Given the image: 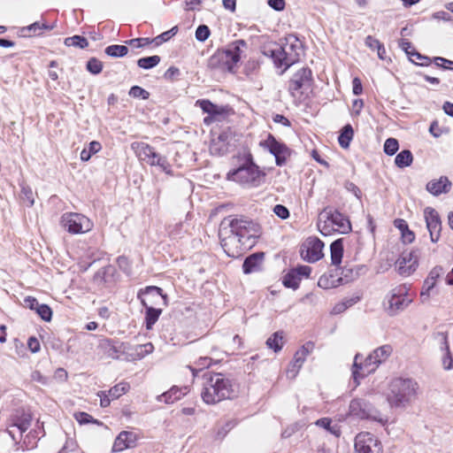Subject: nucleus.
<instances>
[{"label":"nucleus","mask_w":453,"mask_h":453,"mask_svg":"<svg viewBox=\"0 0 453 453\" xmlns=\"http://www.w3.org/2000/svg\"><path fill=\"white\" fill-rule=\"evenodd\" d=\"M258 233V226L246 217L225 218L219 232L220 244L230 257H237L242 255L243 246L246 247L251 238H255Z\"/></svg>","instance_id":"1"},{"label":"nucleus","mask_w":453,"mask_h":453,"mask_svg":"<svg viewBox=\"0 0 453 453\" xmlns=\"http://www.w3.org/2000/svg\"><path fill=\"white\" fill-rule=\"evenodd\" d=\"M232 380L225 374L207 371L203 374L201 397L206 404H216L235 396Z\"/></svg>","instance_id":"2"},{"label":"nucleus","mask_w":453,"mask_h":453,"mask_svg":"<svg viewBox=\"0 0 453 453\" xmlns=\"http://www.w3.org/2000/svg\"><path fill=\"white\" fill-rule=\"evenodd\" d=\"M284 42H272L263 47L262 53L273 59L276 67L284 66V71L299 61L303 52L302 42L294 35L284 38Z\"/></svg>","instance_id":"3"},{"label":"nucleus","mask_w":453,"mask_h":453,"mask_svg":"<svg viewBox=\"0 0 453 453\" xmlns=\"http://www.w3.org/2000/svg\"><path fill=\"white\" fill-rule=\"evenodd\" d=\"M238 166L226 174L228 180L248 188H257L265 182V173L254 162L251 153L237 157Z\"/></svg>","instance_id":"4"},{"label":"nucleus","mask_w":453,"mask_h":453,"mask_svg":"<svg viewBox=\"0 0 453 453\" xmlns=\"http://www.w3.org/2000/svg\"><path fill=\"white\" fill-rule=\"evenodd\" d=\"M418 383L409 378H395L388 384L387 401L391 408H405L417 395Z\"/></svg>","instance_id":"5"},{"label":"nucleus","mask_w":453,"mask_h":453,"mask_svg":"<svg viewBox=\"0 0 453 453\" xmlns=\"http://www.w3.org/2000/svg\"><path fill=\"white\" fill-rule=\"evenodd\" d=\"M390 345H383L377 348L365 360L364 364H358L359 355L357 354L354 359L352 376L357 385L359 384V379L373 372L378 365L386 361L392 353Z\"/></svg>","instance_id":"6"},{"label":"nucleus","mask_w":453,"mask_h":453,"mask_svg":"<svg viewBox=\"0 0 453 453\" xmlns=\"http://www.w3.org/2000/svg\"><path fill=\"white\" fill-rule=\"evenodd\" d=\"M142 296L147 297L152 296L157 297L159 301H162V305L167 306L168 296L163 293V289L157 286H148L143 289H140L137 295L138 299L141 300L142 306L145 308V326L147 330H151L155 323L157 321L159 316L162 313L161 308H154L152 305L147 303L146 298H142Z\"/></svg>","instance_id":"7"},{"label":"nucleus","mask_w":453,"mask_h":453,"mask_svg":"<svg viewBox=\"0 0 453 453\" xmlns=\"http://www.w3.org/2000/svg\"><path fill=\"white\" fill-rule=\"evenodd\" d=\"M131 148L140 160L146 162L150 165H157L166 173L171 172V165L167 158L157 153L150 145L142 142H135L131 144Z\"/></svg>","instance_id":"8"},{"label":"nucleus","mask_w":453,"mask_h":453,"mask_svg":"<svg viewBox=\"0 0 453 453\" xmlns=\"http://www.w3.org/2000/svg\"><path fill=\"white\" fill-rule=\"evenodd\" d=\"M32 413L29 410L19 408L11 415L7 433L15 441L21 440L22 435L30 427L32 423Z\"/></svg>","instance_id":"9"},{"label":"nucleus","mask_w":453,"mask_h":453,"mask_svg":"<svg viewBox=\"0 0 453 453\" xmlns=\"http://www.w3.org/2000/svg\"><path fill=\"white\" fill-rule=\"evenodd\" d=\"M408 292L409 288L406 285L397 286L390 291L386 306L388 315L395 316L411 304L412 299L409 297Z\"/></svg>","instance_id":"10"},{"label":"nucleus","mask_w":453,"mask_h":453,"mask_svg":"<svg viewBox=\"0 0 453 453\" xmlns=\"http://www.w3.org/2000/svg\"><path fill=\"white\" fill-rule=\"evenodd\" d=\"M349 414L359 419H372L383 422L380 411L366 398H354L349 406Z\"/></svg>","instance_id":"11"},{"label":"nucleus","mask_w":453,"mask_h":453,"mask_svg":"<svg viewBox=\"0 0 453 453\" xmlns=\"http://www.w3.org/2000/svg\"><path fill=\"white\" fill-rule=\"evenodd\" d=\"M61 223L67 232L74 234L87 233L93 226V223L88 218L74 212L65 213L61 217Z\"/></svg>","instance_id":"12"},{"label":"nucleus","mask_w":453,"mask_h":453,"mask_svg":"<svg viewBox=\"0 0 453 453\" xmlns=\"http://www.w3.org/2000/svg\"><path fill=\"white\" fill-rule=\"evenodd\" d=\"M355 453H383L381 441L373 434L361 432L354 440Z\"/></svg>","instance_id":"13"},{"label":"nucleus","mask_w":453,"mask_h":453,"mask_svg":"<svg viewBox=\"0 0 453 453\" xmlns=\"http://www.w3.org/2000/svg\"><path fill=\"white\" fill-rule=\"evenodd\" d=\"M260 145L267 149L274 156L275 163L278 166L285 165L287 158L290 156L288 147L278 141L272 134H269L267 138L260 142Z\"/></svg>","instance_id":"14"},{"label":"nucleus","mask_w":453,"mask_h":453,"mask_svg":"<svg viewBox=\"0 0 453 453\" xmlns=\"http://www.w3.org/2000/svg\"><path fill=\"white\" fill-rule=\"evenodd\" d=\"M324 242L318 237H309L301 246L300 254L303 260L315 263L323 257Z\"/></svg>","instance_id":"15"},{"label":"nucleus","mask_w":453,"mask_h":453,"mask_svg":"<svg viewBox=\"0 0 453 453\" xmlns=\"http://www.w3.org/2000/svg\"><path fill=\"white\" fill-rule=\"evenodd\" d=\"M312 81L311 70L308 67H303L298 70L289 81L288 90L292 96H295V92L296 91L310 89ZM301 93H303V91Z\"/></svg>","instance_id":"16"},{"label":"nucleus","mask_w":453,"mask_h":453,"mask_svg":"<svg viewBox=\"0 0 453 453\" xmlns=\"http://www.w3.org/2000/svg\"><path fill=\"white\" fill-rule=\"evenodd\" d=\"M424 216L431 242H437L441 231V221L439 213L434 208L426 207L424 211Z\"/></svg>","instance_id":"17"},{"label":"nucleus","mask_w":453,"mask_h":453,"mask_svg":"<svg viewBox=\"0 0 453 453\" xmlns=\"http://www.w3.org/2000/svg\"><path fill=\"white\" fill-rule=\"evenodd\" d=\"M311 267L308 265H297L290 269L283 277L282 283L286 288L297 289L302 277L309 278Z\"/></svg>","instance_id":"18"},{"label":"nucleus","mask_w":453,"mask_h":453,"mask_svg":"<svg viewBox=\"0 0 453 453\" xmlns=\"http://www.w3.org/2000/svg\"><path fill=\"white\" fill-rule=\"evenodd\" d=\"M326 221L335 226V230L341 234H348L351 231V224L348 217L338 211L337 210H325Z\"/></svg>","instance_id":"19"},{"label":"nucleus","mask_w":453,"mask_h":453,"mask_svg":"<svg viewBox=\"0 0 453 453\" xmlns=\"http://www.w3.org/2000/svg\"><path fill=\"white\" fill-rule=\"evenodd\" d=\"M98 348L108 357L112 359L119 358V356L126 352L125 343L115 339L104 338L100 340Z\"/></svg>","instance_id":"20"},{"label":"nucleus","mask_w":453,"mask_h":453,"mask_svg":"<svg viewBox=\"0 0 453 453\" xmlns=\"http://www.w3.org/2000/svg\"><path fill=\"white\" fill-rule=\"evenodd\" d=\"M247 42L244 40H236L227 46L226 49L222 50L226 53V70L232 72L234 65L241 59L242 48L246 47Z\"/></svg>","instance_id":"21"},{"label":"nucleus","mask_w":453,"mask_h":453,"mask_svg":"<svg viewBox=\"0 0 453 453\" xmlns=\"http://www.w3.org/2000/svg\"><path fill=\"white\" fill-rule=\"evenodd\" d=\"M265 260V253L262 251L255 252L248 256L242 264V271L245 274L257 273L262 270Z\"/></svg>","instance_id":"22"},{"label":"nucleus","mask_w":453,"mask_h":453,"mask_svg":"<svg viewBox=\"0 0 453 453\" xmlns=\"http://www.w3.org/2000/svg\"><path fill=\"white\" fill-rule=\"evenodd\" d=\"M341 271V276L339 277L342 280V284H346L357 280L361 274L366 273L367 268L365 265H357L349 267L348 265L341 267L340 265L335 269V272Z\"/></svg>","instance_id":"23"},{"label":"nucleus","mask_w":453,"mask_h":453,"mask_svg":"<svg viewBox=\"0 0 453 453\" xmlns=\"http://www.w3.org/2000/svg\"><path fill=\"white\" fill-rule=\"evenodd\" d=\"M451 181L446 176H441L438 180H432L426 184V190L433 196H438L447 194L451 188Z\"/></svg>","instance_id":"24"},{"label":"nucleus","mask_w":453,"mask_h":453,"mask_svg":"<svg viewBox=\"0 0 453 453\" xmlns=\"http://www.w3.org/2000/svg\"><path fill=\"white\" fill-rule=\"evenodd\" d=\"M135 435L132 432H121L114 441L112 446L113 452H120L126 449L134 447Z\"/></svg>","instance_id":"25"},{"label":"nucleus","mask_w":453,"mask_h":453,"mask_svg":"<svg viewBox=\"0 0 453 453\" xmlns=\"http://www.w3.org/2000/svg\"><path fill=\"white\" fill-rule=\"evenodd\" d=\"M196 105L199 106L203 112L214 117L223 116L226 111V107L219 106L208 99H199L196 102Z\"/></svg>","instance_id":"26"},{"label":"nucleus","mask_w":453,"mask_h":453,"mask_svg":"<svg viewBox=\"0 0 453 453\" xmlns=\"http://www.w3.org/2000/svg\"><path fill=\"white\" fill-rule=\"evenodd\" d=\"M187 394V388L173 387L170 390L157 396V401L167 404L173 403Z\"/></svg>","instance_id":"27"},{"label":"nucleus","mask_w":453,"mask_h":453,"mask_svg":"<svg viewBox=\"0 0 453 453\" xmlns=\"http://www.w3.org/2000/svg\"><path fill=\"white\" fill-rule=\"evenodd\" d=\"M342 285V280L338 277V273H325L319 279L318 286L324 289H330Z\"/></svg>","instance_id":"28"},{"label":"nucleus","mask_w":453,"mask_h":453,"mask_svg":"<svg viewBox=\"0 0 453 453\" xmlns=\"http://www.w3.org/2000/svg\"><path fill=\"white\" fill-rule=\"evenodd\" d=\"M331 264L339 266L343 257V239H337L330 245Z\"/></svg>","instance_id":"29"},{"label":"nucleus","mask_w":453,"mask_h":453,"mask_svg":"<svg viewBox=\"0 0 453 453\" xmlns=\"http://www.w3.org/2000/svg\"><path fill=\"white\" fill-rule=\"evenodd\" d=\"M438 336L441 340V349L445 350V356L442 357V365L445 370H450L453 368V357L451 356L449 346L448 343L447 333H438Z\"/></svg>","instance_id":"30"},{"label":"nucleus","mask_w":453,"mask_h":453,"mask_svg":"<svg viewBox=\"0 0 453 453\" xmlns=\"http://www.w3.org/2000/svg\"><path fill=\"white\" fill-rule=\"evenodd\" d=\"M226 53L216 51L208 60V66L211 69L226 70Z\"/></svg>","instance_id":"31"},{"label":"nucleus","mask_w":453,"mask_h":453,"mask_svg":"<svg viewBox=\"0 0 453 453\" xmlns=\"http://www.w3.org/2000/svg\"><path fill=\"white\" fill-rule=\"evenodd\" d=\"M354 136V130L350 124L345 125L338 136V142L340 146L343 149H347L349 147V143Z\"/></svg>","instance_id":"32"},{"label":"nucleus","mask_w":453,"mask_h":453,"mask_svg":"<svg viewBox=\"0 0 453 453\" xmlns=\"http://www.w3.org/2000/svg\"><path fill=\"white\" fill-rule=\"evenodd\" d=\"M315 424L318 426L323 427L326 430H327L331 434L334 435L335 437H340L342 431L341 426L334 423L333 424L332 419L329 418H321L318 419Z\"/></svg>","instance_id":"33"},{"label":"nucleus","mask_w":453,"mask_h":453,"mask_svg":"<svg viewBox=\"0 0 453 453\" xmlns=\"http://www.w3.org/2000/svg\"><path fill=\"white\" fill-rule=\"evenodd\" d=\"M413 161V155L410 150H403L399 152L395 158V164L399 168L410 166Z\"/></svg>","instance_id":"34"},{"label":"nucleus","mask_w":453,"mask_h":453,"mask_svg":"<svg viewBox=\"0 0 453 453\" xmlns=\"http://www.w3.org/2000/svg\"><path fill=\"white\" fill-rule=\"evenodd\" d=\"M396 263L398 264V270L400 274L408 276L412 273L415 270H412L411 260L409 259V256H407L406 251H403L401 257L397 259Z\"/></svg>","instance_id":"35"},{"label":"nucleus","mask_w":453,"mask_h":453,"mask_svg":"<svg viewBox=\"0 0 453 453\" xmlns=\"http://www.w3.org/2000/svg\"><path fill=\"white\" fill-rule=\"evenodd\" d=\"M266 345L274 352H279L283 347V332L278 331L273 333L267 340Z\"/></svg>","instance_id":"36"},{"label":"nucleus","mask_w":453,"mask_h":453,"mask_svg":"<svg viewBox=\"0 0 453 453\" xmlns=\"http://www.w3.org/2000/svg\"><path fill=\"white\" fill-rule=\"evenodd\" d=\"M102 149L99 142L92 141L88 143L87 148H84L81 152V159L84 162L88 161L91 157L97 153Z\"/></svg>","instance_id":"37"},{"label":"nucleus","mask_w":453,"mask_h":453,"mask_svg":"<svg viewBox=\"0 0 453 453\" xmlns=\"http://www.w3.org/2000/svg\"><path fill=\"white\" fill-rule=\"evenodd\" d=\"M435 283L426 279L420 292V301L422 303H427L432 295H434Z\"/></svg>","instance_id":"38"},{"label":"nucleus","mask_w":453,"mask_h":453,"mask_svg":"<svg viewBox=\"0 0 453 453\" xmlns=\"http://www.w3.org/2000/svg\"><path fill=\"white\" fill-rule=\"evenodd\" d=\"M160 57L157 55H153L150 57L141 58L137 60V65L140 68L149 70L155 66H157L160 63Z\"/></svg>","instance_id":"39"},{"label":"nucleus","mask_w":453,"mask_h":453,"mask_svg":"<svg viewBox=\"0 0 453 453\" xmlns=\"http://www.w3.org/2000/svg\"><path fill=\"white\" fill-rule=\"evenodd\" d=\"M104 52L111 58H122L128 53V48L125 45L112 44L106 47Z\"/></svg>","instance_id":"40"},{"label":"nucleus","mask_w":453,"mask_h":453,"mask_svg":"<svg viewBox=\"0 0 453 453\" xmlns=\"http://www.w3.org/2000/svg\"><path fill=\"white\" fill-rule=\"evenodd\" d=\"M65 45L67 47L73 46L79 49H85L88 46L87 38L81 35H73L65 39Z\"/></svg>","instance_id":"41"},{"label":"nucleus","mask_w":453,"mask_h":453,"mask_svg":"<svg viewBox=\"0 0 453 453\" xmlns=\"http://www.w3.org/2000/svg\"><path fill=\"white\" fill-rule=\"evenodd\" d=\"M130 388V386L127 382H120L114 387L111 388L108 391L109 395L111 399H118L122 395L127 393Z\"/></svg>","instance_id":"42"},{"label":"nucleus","mask_w":453,"mask_h":453,"mask_svg":"<svg viewBox=\"0 0 453 453\" xmlns=\"http://www.w3.org/2000/svg\"><path fill=\"white\" fill-rule=\"evenodd\" d=\"M19 32L22 36L40 35L42 34L40 21H35L29 26L21 27Z\"/></svg>","instance_id":"43"},{"label":"nucleus","mask_w":453,"mask_h":453,"mask_svg":"<svg viewBox=\"0 0 453 453\" xmlns=\"http://www.w3.org/2000/svg\"><path fill=\"white\" fill-rule=\"evenodd\" d=\"M86 69L92 74H99L103 70V62L96 58H90L86 65Z\"/></svg>","instance_id":"44"},{"label":"nucleus","mask_w":453,"mask_h":453,"mask_svg":"<svg viewBox=\"0 0 453 453\" xmlns=\"http://www.w3.org/2000/svg\"><path fill=\"white\" fill-rule=\"evenodd\" d=\"M399 149L398 141L395 138H388L383 146V150L388 156L395 155Z\"/></svg>","instance_id":"45"},{"label":"nucleus","mask_w":453,"mask_h":453,"mask_svg":"<svg viewBox=\"0 0 453 453\" xmlns=\"http://www.w3.org/2000/svg\"><path fill=\"white\" fill-rule=\"evenodd\" d=\"M177 32H178V27L175 26V27H172L170 30L165 31V32L160 34L159 35L156 36L154 39H152V41H154V42L157 45H159V44L170 40L173 35H175L177 34Z\"/></svg>","instance_id":"46"},{"label":"nucleus","mask_w":453,"mask_h":453,"mask_svg":"<svg viewBox=\"0 0 453 453\" xmlns=\"http://www.w3.org/2000/svg\"><path fill=\"white\" fill-rule=\"evenodd\" d=\"M74 417L81 425H86L89 423L102 425V422H100L97 419H95L91 415H89L87 412H77L74 414Z\"/></svg>","instance_id":"47"},{"label":"nucleus","mask_w":453,"mask_h":453,"mask_svg":"<svg viewBox=\"0 0 453 453\" xmlns=\"http://www.w3.org/2000/svg\"><path fill=\"white\" fill-rule=\"evenodd\" d=\"M128 94L134 98H142L143 100H146L150 97V93L137 85L131 87Z\"/></svg>","instance_id":"48"},{"label":"nucleus","mask_w":453,"mask_h":453,"mask_svg":"<svg viewBox=\"0 0 453 453\" xmlns=\"http://www.w3.org/2000/svg\"><path fill=\"white\" fill-rule=\"evenodd\" d=\"M211 35V30L206 25H199L196 30V39L198 42L206 41Z\"/></svg>","instance_id":"49"},{"label":"nucleus","mask_w":453,"mask_h":453,"mask_svg":"<svg viewBox=\"0 0 453 453\" xmlns=\"http://www.w3.org/2000/svg\"><path fill=\"white\" fill-rule=\"evenodd\" d=\"M36 313L40 316V318L42 319H43L44 321H50L51 319H52V310L51 308L47 305V304H44V303H42V305H40L38 307V311H36Z\"/></svg>","instance_id":"50"},{"label":"nucleus","mask_w":453,"mask_h":453,"mask_svg":"<svg viewBox=\"0 0 453 453\" xmlns=\"http://www.w3.org/2000/svg\"><path fill=\"white\" fill-rule=\"evenodd\" d=\"M432 62H434L437 67H441L444 70H453L452 60L446 59L442 57H435L432 59Z\"/></svg>","instance_id":"51"},{"label":"nucleus","mask_w":453,"mask_h":453,"mask_svg":"<svg viewBox=\"0 0 453 453\" xmlns=\"http://www.w3.org/2000/svg\"><path fill=\"white\" fill-rule=\"evenodd\" d=\"M21 199L27 202V206L31 207L34 205L35 199L32 188L28 186L21 187Z\"/></svg>","instance_id":"52"},{"label":"nucleus","mask_w":453,"mask_h":453,"mask_svg":"<svg viewBox=\"0 0 453 453\" xmlns=\"http://www.w3.org/2000/svg\"><path fill=\"white\" fill-rule=\"evenodd\" d=\"M411 54L413 55V57L416 58L417 60L419 61V62H417L414 59L413 63L416 64V65H419L421 66H428L432 63V58H430L429 57H426L425 55L420 54L415 49H412V53Z\"/></svg>","instance_id":"53"},{"label":"nucleus","mask_w":453,"mask_h":453,"mask_svg":"<svg viewBox=\"0 0 453 453\" xmlns=\"http://www.w3.org/2000/svg\"><path fill=\"white\" fill-rule=\"evenodd\" d=\"M443 273V267L441 265H436L429 272V274L426 277V279L436 284L437 280L440 279Z\"/></svg>","instance_id":"54"},{"label":"nucleus","mask_w":453,"mask_h":453,"mask_svg":"<svg viewBox=\"0 0 453 453\" xmlns=\"http://www.w3.org/2000/svg\"><path fill=\"white\" fill-rule=\"evenodd\" d=\"M356 303L354 299H349L345 302L339 303L334 305L333 308V313L334 314H340L343 312L346 309H348L349 306L353 305Z\"/></svg>","instance_id":"55"},{"label":"nucleus","mask_w":453,"mask_h":453,"mask_svg":"<svg viewBox=\"0 0 453 453\" xmlns=\"http://www.w3.org/2000/svg\"><path fill=\"white\" fill-rule=\"evenodd\" d=\"M407 256H409V259L411 260L412 270H416L418 265V257L420 256V250L414 249L409 252L406 251Z\"/></svg>","instance_id":"56"},{"label":"nucleus","mask_w":453,"mask_h":453,"mask_svg":"<svg viewBox=\"0 0 453 453\" xmlns=\"http://www.w3.org/2000/svg\"><path fill=\"white\" fill-rule=\"evenodd\" d=\"M273 212L281 219H286L289 217L288 209L282 204H276L273 208Z\"/></svg>","instance_id":"57"},{"label":"nucleus","mask_w":453,"mask_h":453,"mask_svg":"<svg viewBox=\"0 0 453 453\" xmlns=\"http://www.w3.org/2000/svg\"><path fill=\"white\" fill-rule=\"evenodd\" d=\"M399 46L408 55L410 60L411 62H414L413 55L411 54L412 53V49H414V48H413L411 42L407 41V40H402L399 42Z\"/></svg>","instance_id":"58"},{"label":"nucleus","mask_w":453,"mask_h":453,"mask_svg":"<svg viewBox=\"0 0 453 453\" xmlns=\"http://www.w3.org/2000/svg\"><path fill=\"white\" fill-rule=\"evenodd\" d=\"M404 230H403L402 239L404 243H411L415 240V234L409 229L408 224H403Z\"/></svg>","instance_id":"59"},{"label":"nucleus","mask_w":453,"mask_h":453,"mask_svg":"<svg viewBox=\"0 0 453 453\" xmlns=\"http://www.w3.org/2000/svg\"><path fill=\"white\" fill-rule=\"evenodd\" d=\"M180 71L178 67L170 66L164 73V78L168 81H173L180 76Z\"/></svg>","instance_id":"60"},{"label":"nucleus","mask_w":453,"mask_h":453,"mask_svg":"<svg viewBox=\"0 0 453 453\" xmlns=\"http://www.w3.org/2000/svg\"><path fill=\"white\" fill-rule=\"evenodd\" d=\"M40 305H42V303H39L35 297L27 296L24 299V306L29 308L30 310L35 311V312L38 311V307Z\"/></svg>","instance_id":"61"},{"label":"nucleus","mask_w":453,"mask_h":453,"mask_svg":"<svg viewBox=\"0 0 453 453\" xmlns=\"http://www.w3.org/2000/svg\"><path fill=\"white\" fill-rule=\"evenodd\" d=\"M307 357L303 356V350H297L294 355L293 367L300 369Z\"/></svg>","instance_id":"62"},{"label":"nucleus","mask_w":453,"mask_h":453,"mask_svg":"<svg viewBox=\"0 0 453 453\" xmlns=\"http://www.w3.org/2000/svg\"><path fill=\"white\" fill-rule=\"evenodd\" d=\"M27 347L32 353H37L41 349V344L38 339L35 336H31L27 340Z\"/></svg>","instance_id":"63"},{"label":"nucleus","mask_w":453,"mask_h":453,"mask_svg":"<svg viewBox=\"0 0 453 453\" xmlns=\"http://www.w3.org/2000/svg\"><path fill=\"white\" fill-rule=\"evenodd\" d=\"M380 42L372 35H367L365 40V44L372 50H377V48L380 46Z\"/></svg>","instance_id":"64"}]
</instances>
